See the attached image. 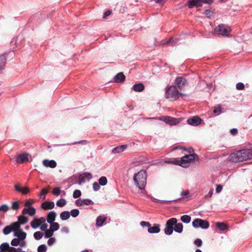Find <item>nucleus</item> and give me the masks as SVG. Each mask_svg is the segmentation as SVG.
I'll use <instances>...</instances> for the list:
<instances>
[{"label": "nucleus", "mask_w": 252, "mask_h": 252, "mask_svg": "<svg viewBox=\"0 0 252 252\" xmlns=\"http://www.w3.org/2000/svg\"><path fill=\"white\" fill-rule=\"evenodd\" d=\"M252 158V150L251 149H243L235 153L231 154L229 157V160L234 162H240L250 159Z\"/></svg>", "instance_id": "nucleus-1"}, {"label": "nucleus", "mask_w": 252, "mask_h": 252, "mask_svg": "<svg viewBox=\"0 0 252 252\" xmlns=\"http://www.w3.org/2000/svg\"><path fill=\"white\" fill-rule=\"evenodd\" d=\"M147 173L144 170H141L134 175V182L139 189L142 190L145 189L147 183Z\"/></svg>", "instance_id": "nucleus-2"}, {"label": "nucleus", "mask_w": 252, "mask_h": 252, "mask_svg": "<svg viewBox=\"0 0 252 252\" xmlns=\"http://www.w3.org/2000/svg\"><path fill=\"white\" fill-rule=\"evenodd\" d=\"M31 227L33 229H36L39 227L41 230H45L48 227L46 222V219L43 217L37 218L35 217L30 223Z\"/></svg>", "instance_id": "nucleus-3"}, {"label": "nucleus", "mask_w": 252, "mask_h": 252, "mask_svg": "<svg viewBox=\"0 0 252 252\" xmlns=\"http://www.w3.org/2000/svg\"><path fill=\"white\" fill-rule=\"evenodd\" d=\"M231 32V29L228 26L220 24L214 29L213 33L215 35H221L229 36Z\"/></svg>", "instance_id": "nucleus-4"}, {"label": "nucleus", "mask_w": 252, "mask_h": 252, "mask_svg": "<svg viewBox=\"0 0 252 252\" xmlns=\"http://www.w3.org/2000/svg\"><path fill=\"white\" fill-rule=\"evenodd\" d=\"M195 154H189L183 157L180 160H177L172 162L183 167H187L189 166L191 162L195 159Z\"/></svg>", "instance_id": "nucleus-5"}, {"label": "nucleus", "mask_w": 252, "mask_h": 252, "mask_svg": "<svg viewBox=\"0 0 252 252\" xmlns=\"http://www.w3.org/2000/svg\"><path fill=\"white\" fill-rule=\"evenodd\" d=\"M180 94L183 95L182 93H179L175 86H170L166 89V97L171 100L177 99Z\"/></svg>", "instance_id": "nucleus-6"}, {"label": "nucleus", "mask_w": 252, "mask_h": 252, "mask_svg": "<svg viewBox=\"0 0 252 252\" xmlns=\"http://www.w3.org/2000/svg\"><path fill=\"white\" fill-rule=\"evenodd\" d=\"M147 119L159 120L164 122L165 123L168 124L171 126L176 125L181 122V119L173 118L170 116H163L160 118H148Z\"/></svg>", "instance_id": "nucleus-7"}, {"label": "nucleus", "mask_w": 252, "mask_h": 252, "mask_svg": "<svg viewBox=\"0 0 252 252\" xmlns=\"http://www.w3.org/2000/svg\"><path fill=\"white\" fill-rule=\"evenodd\" d=\"M192 226L195 228H201L206 229L209 227V223L206 220L201 219H195L192 222Z\"/></svg>", "instance_id": "nucleus-8"}, {"label": "nucleus", "mask_w": 252, "mask_h": 252, "mask_svg": "<svg viewBox=\"0 0 252 252\" xmlns=\"http://www.w3.org/2000/svg\"><path fill=\"white\" fill-rule=\"evenodd\" d=\"M177 222V219L175 218L170 219L167 221L164 228V233L166 235H170L172 234L173 231V226Z\"/></svg>", "instance_id": "nucleus-9"}, {"label": "nucleus", "mask_w": 252, "mask_h": 252, "mask_svg": "<svg viewBox=\"0 0 252 252\" xmlns=\"http://www.w3.org/2000/svg\"><path fill=\"white\" fill-rule=\"evenodd\" d=\"M92 178V175L90 173H84L79 176L78 183L79 185H82L86 182H89Z\"/></svg>", "instance_id": "nucleus-10"}, {"label": "nucleus", "mask_w": 252, "mask_h": 252, "mask_svg": "<svg viewBox=\"0 0 252 252\" xmlns=\"http://www.w3.org/2000/svg\"><path fill=\"white\" fill-rule=\"evenodd\" d=\"M175 84L180 90H182L187 85V82L185 78L179 77L175 80Z\"/></svg>", "instance_id": "nucleus-11"}, {"label": "nucleus", "mask_w": 252, "mask_h": 252, "mask_svg": "<svg viewBox=\"0 0 252 252\" xmlns=\"http://www.w3.org/2000/svg\"><path fill=\"white\" fill-rule=\"evenodd\" d=\"M201 122L202 120L197 116H194L187 120L188 124L193 126H198L201 124Z\"/></svg>", "instance_id": "nucleus-12"}, {"label": "nucleus", "mask_w": 252, "mask_h": 252, "mask_svg": "<svg viewBox=\"0 0 252 252\" xmlns=\"http://www.w3.org/2000/svg\"><path fill=\"white\" fill-rule=\"evenodd\" d=\"M14 236L22 241H25V240L27 237V233L23 231L22 229H20L18 230L14 231Z\"/></svg>", "instance_id": "nucleus-13"}, {"label": "nucleus", "mask_w": 252, "mask_h": 252, "mask_svg": "<svg viewBox=\"0 0 252 252\" xmlns=\"http://www.w3.org/2000/svg\"><path fill=\"white\" fill-rule=\"evenodd\" d=\"M75 204L77 206L80 207L82 205H89L93 203L92 200L89 199H79L75 200Z\"/></svg>", "instance_id": "nucleus-14"}, {"label": "nucleus", "mask_w": 252, "mask_h": 252, "mask_svg": "<svg viewBox=\"0 0 252 252\" xmlns=\"http://www.w3.org/2000/svg\"><path fill=\"white\" fill-rule=\"evenodd\" d=\"M11 245L14 247L20 246L21 247H24L26 246V241H22L21 240L15 238L12 240Z\"/></svg>", "instance_id": "nucleus-15"}, {"label": "nucleus", "mask_w": 252, "mask_h": 252, "mask_svg": "<svg viewBox=\"0 0 252 252\" xmlns=\"http://www.w3.org/2000/svg\"><path fill=\"white\" fill-rule=\"evenodd\" d=\"M55 203L53 201H45L41 205V208L43 210H51L54 208Z\"/></svg>", "instance_id": "nucleus-16"}, {"label": "nucleus", "mask_w": 252, "mask_h": 252, "mask_svg": "<svg viewBox=\"0 0 252 252\" xmlns=\"http://www.w3.org/2000/svg\"><path fill=\"white\" fill-rule=\"evenodd\" d=\"M29 160V155L23 154L19 155L16 158V162L18 163H23Z\"/></svg>", "instance_id": "nucleus-17"}, {"label": "nucleus", "mask_w": 252, "mask_h": 252, "mask_svg": "<svg viewBox=\"0 0 252 252\" xmlns=\"http://www.w3.org/2000/svg\"><path fill=\"white\" fill-rule=\"evenodd\" d=\"M36 213V210L34 207L25 208L22 211V214L25 215L28 214L30 216H33Z\"/></svg>", "instance_id": "nucleus-18"}, {"label": "nucleus", "mask_w": 252, "mask_h": 252, "mask_svg": "<svg viewBox=\"0 0 252 252\" xmlns=\"http://www.w3.org/2000/svg\"><path fill=\"white\" fill-rule=\"evenodd\" d=\"M43 164L46 167L55 168L57 166L56 161L54 160L44 159L43 160Z\"/></svg>", "instance_id": "nucleus-19"}, {"label": "nucleus", "mask_w": 252, "mask_h": 252, "mask_svg": "<svg viewBox=\"0 0 252 252\" xmlns=\"http://www.w3.org/2000/svg\"><path fill=\"white\" fill-rule=\"evenodd\" d=\"M202 4V0H191L189 2L188 6L191 8L194 6H201Z\"/></svg>", "instance_id": "nucleus-20"}, {"label": "nucleus", "mask_w": 252, "mask_h": 252, "mask_svg": "<svg viewBox=\"0 0 252 252\" xmlns=\"http://www.w3.org/2000/svg\"><path fill=\"white\" fill-rule=\"evenodd\" d=\"M57 217V214L55 211H50L47 216V221L48 223L54 222Z\"/></svg>", "instance_id": "nucleus-21"}, {"label": "nucleus", "mask_w": 252, "mask_h": 252, "mask_svg": "<svg viewBox=\"0 0 252 252\" xmlns=\"http://www.w3.org/2000/svg\"><path fill=\"white\" fill-rule=\"evenodd\" d=\"M107 218L105 216H98L96 220V225L97 227L102 226L106 220Z\"/></svg>", "instance_id": "nucleus-22"}, {"label": "nucleus", "mask_w": 252, "mask_h": 252, "mask_svg": "<svg viewBox=\"0 0 252 252\" xmlns=\"http://www.w3.org/2000/svg\"><path fill=\"white\" fill-rule=\"evenodd\" d=\"M160 225L158 224H154V226L148 228V231L150 233H158L160 231Z\"/></svg>", "instance_id": "nucleus-23"}, {"label": "nucleus", "mask_w": 252, "mask_h": 252, "mask_svg": "<svg viewBox=\"0 0 252 252\" xmlns=\"http://www.w3.org/2000/svg\"><path fill=\"white\" fill-rule=\"evenodd\" d=\"M126 148V145H125L118 146L113 149L112 153L114 154L122 153L124 151Z\"/></svg>", "instance_id": "nucleus-24"}, {"label": "nucleus", "mask_w": 252, "mask_h": 252, "mask_svg": "<svg viewBox=\"0 0 252 252\" xmlns=\"http://www.w3.org/2000/svg\"><path fill=\"white\" fill-rule=\"evenodd\" d=\"M114 79L116 82H121L125 80V76L122 72H120L115 76Z\"/></svg>", "instance_id": "nucleus-25"}, {"label": "nucleus", "mask_w": 252, "mask_h": 252, "mask_svg": "<svg viewBox=\"0 0 252 252\" xmlns=\"http://www.w3.org/2000/svg\"><path fill=\"white\" fill-rule=\"evenodd\" d=\"M144 89V86L142 83L135 84L132 88V89L135 92H141Z\"/></svg>", "instance_id": "nucleus-26"}, {"label": "nucleus", "mask_w": 252, "mask_h": 252, "mask_svg": "<svg viewBox=\"0 0 252 252\" xmlns=\"http://www.w3.org/2000/svg\"><path fill=\"white\" fill-rule=\"evenodd\" d=\"M6 62V58L3 55H0V73L2 72L4 69Z\"/></svg>", "instance_id": "nucleus-27"}, {"label": "nucleus", "mask_w": 252, "mask_h": 252, "mask_svg": "<svg viewBox=\"0 0 252 252\" xmlns=\"http://www.w3.org/2000/svg\"><path fill=\"white\" fill-rule=\"evenodd\" d=\"M28 221V218L24 216H20L18 217V222L20 225L26 223Z\"/></svg>", "instance_id": "nucleus-28"}, {"label": "nucleus", "mask_w": 252, "mask_h": 252, "mask_svg": "<svg viewBox=\"0 0 252 252\" xmlns=\"http://www.w3.org/2000/svg\"><path fill=\"white\" fill-rule=\"evenodd\" d=\"M70 214L68 211H63L60 214V218L63 220H68L70 217Z\"/></svg>", "instance_id": "nucleus-29"}, {"label": "nucleus", "mask_w": 252, "mask_h": 252, "mask_svg": "<svg viewBox=\"0 0 252 252\" xmlns=\"http://www.w3.org/2000/svg\"><path fill=\"white\" fill-rule=\"evenodd\" d=\"M20 226L21 225L19 224V222H18V221L13 222L10 225V226L11 228L13 233L14 232V231L20 229Z\"/></svg>", "instance_id": "nucleus-30"}, {"label": "nucleus", "mask_w": 252, "mask_h": 252, "mask_svg": "<svg viewBox=\"0 0 252 252\" xmlns=\"http://www.w3.org/2000/svg\"><path fill=\"white\" fill-rule=\"evenodd\" d=\"M174 230L178 233H181L183 231V225L181 223H178L174 224Z\"/></svg>", "instance_id": "nucleus-31"}, {"label": "nucleus", "mask_w": 252, "mask_h": 252, "mask_svg": "<svg viewBox=\"0 0 252 252\" xmlns=\"http://www.w3.org/2000/svg\"><path fill=\"white\" fill-rule=\"evenodd\" d=\"M9 245L7 243H3L0 246V250L1 252H6L9 249Z\"/></svg>", "instance_id": "nucleus-32"}, {"label": "nucleus", "mask_w": 252, "mask_h": 252, "mask_svg": "<svg viewBox=\"0 0 252 252\" xmlns=\"http://www.w3.org/2000/svg\"><path fill=\"white\" fill-rule=\"evenodd\" d=\"M49 223L50 224V229L52 230L54 232L59 229L60 226L58 222H53Z\"/></svg>", "instance_id": "nucleus-33"}, {"label": "nucleus", "mask_w": 252, "mask_h": 252, "mask_svg": "<svg viewBox=\"0 0 252 252\" xmlns=\"http://www.w3.org/2000/svg\"><path fill=\"white\" fill-rule=\"evenodd\" d=\"M66 204V200L63 198H61L58 200L56 202V205L57 206L60 207H63Z\"/></svg>", "instance_id": "nucleus-34"}, {"label": "nucleus", "mask_w": 252, "mask_h": 252, "mask_svg": "<svg viewBox=\"0 0 252 252\" xmlns=\"http://www.w3.org/2000/svg\"><path fill=\"white\" fill-rule=\"evenodd\" d=\"M44 231H45V237L46 238H51L54 235V232L50 229H47V228H46V229Z\"/></svg>", "instance_id": "nucleus-35"}, {"label": "nucleus", "mask_w": 252, "mask_h": 252, "mask_svg": "<svg viewBox=\"0 0 252 252\" xmlns=\"http://www.w3.org/2000/svg\"><path fill=\"white\" fill-rule=\"evenodd\" d=\"M181 220L185 223H189L191 220V217L188 215H183L181 217Z\"/></svg>", "instance_id": "nucleus-36"}, {"label": "nucleus", "mask_w": 252, "mask_h": 252, "mask_svg": "<svg viewBox=\"0 0 252 252\" xmlns=\"http://www.w3.org/2000/svg\"><path fill=\"white\" fill-rule=\"evenodd\" d=\"M48 191H49V190L47 189H46V188L43 189L41 190L40 193L38 194V196L40 198H41L44 200L46 198L45 194L46 193H47L48 192Z\"/></svg>", "instance_id": "nucleus-37"}, {"label": "nucleus", "mask_w": 252, "mask_h": 252, "mask_svg": "<svg viewBox=\"0 0 252 252\" xmlns=\"http://www.w3.org/2000/svg\"><path fill=\"white\" fill-rule=\"evenodd\" d=\"M216 226L220 230H224L227 229L226 225L223 222H217Z\"/></svg>", "instance_id": "nucleus-38"}, {"label": "nucleus", "mask_w": 252, "mask_h": 252, "mask_svg": "<svg viewBox=\"0 0 252 252\" xmlns=\"http://www.w3.org/2000/svg\"><path fill=\"white\" fill-rule=\"evenodd\" d=\"M98 183L101 186L106 185L107 183V178L104 176L100 177L98 180Z\"/></svg>", "instance_id": "nucleus-39"}, {"label": "nucleus", "mask_w": 252, "mask_h": 252, "mask_svg": "<svg viewBox=\"0 0 252 252\" xmlns=\"http://www.w3.org/2000/svg\"><path fill=\"white\" fill-rule=\"evenodd\" d=\"M42 236L43 234L40 231H36L33 234V237L36 240H40L42 238Z\"/></svg>", "instance_id": "nucleus-40"}, {"label": "nucleus", "mask_w": 252, "mask_h": 252, "mask_svg": "<svg viewBox=\"0 0 252 252\" xmlns=\"http://www.w3.org/2000/svg\"><path fill=\"white\" fill-rule=\"evenodd\" d=\"M20 201H14L12 203V209L14 210H17L20 207Z\"/></svg>", "instance_id": "nucleus-41"}, {"label": "nucleus", "mask_w": 252, "mask_h": 252, "mask_svg": "<svg viewBox=\"0 0 252 252\" xmlns=\"http://www.w3.org/2000/svg\"><path fill=\"white\" fill-rule=\"evenodd\" d=\"M12 231V230L10 225L6 226L3 229V232L5 235H8Z\"/></svg>", "instance_id": "nucleus-42"}, {"label": "nucleus", "mask_w": 252, "mask_h": 252, "mask_svg": "<svg viewBox=\"0 0 252 252\" xmlns=\"http://www.w3.org/2000/svg\"><path fill=\"white\" fill-rule=\"evenodd\" d=\"M46 251H47V247L44 244L39 246L37 248L38 252H46Z\"/></svg>", "instance_id": "nucleus-43"}, {"label": "nucleus", "mask_w": 252, "mask_h": 252, "mask_svg": "<svg viewBox=\"0 0 252 252\" xmlns=\"http://www.w3.org/2000/svg\"><path fill=\"white\" fill-rule=\"evenodd\" d=\"M221 112V106L218 105L214 108L213 113L216 115H218Z\"/></svg>", "instance_id": "nucleus-44"}, {"label": "nucleus", "mask_w": 252, "mask_h": 252, "mask_svg": "<svg viewBox=\"0 0 252 252\" xmlns=\"http://www.w3.org/2000/svg\"><path fill=\"white\" fill-rule=\"evenodd\" d=\"M61 190L59 187L55 188L52 190V193L56 196H58L60 194Z\"/></svg>", "instance_id": "nucleus-45"}, {"label": "nucleus", "mask_w": 252, "mask_h": 252, "mask_svg": "<svg viewBox=\"0 0 252 252\" xmlns=\"http://www.w3.org/2000/svg\"><path fill=\"white\" fill-rule=\"evenodd\" d=\"M79 211L78 209H73L71 211L70 214L73 218H75L78 216Z\"/></svg>", "instance_id": "nucleus-46"}, {"label": "nucleus", "mask_w": 252, "mask_h": 252, "mask_svg": "<svg viewBox=\"0 0 252 252\" xmlns=\"http://www.w3.org/2000/svg\"><path fill=\"white\" fill-rule=\"evenodd\" d=\"M81 195V192L80 190L76 189L73 193V197L74 198H77Z\"/></svg>", "instance_id": "nucleus-47"}, {"label": "nucleus", "mask_w": 252, "mask_h": 252, "mask_svg": "<svg viewBox=\"0 0 252 252\" xmlns=\"http://www.w3.org/2000/svg\"><path fill=\"white\" fill-rule=\"evenodd\" d=\"M9 209V207L6 204H3L1 206H0V212H6Z\"/></svg>", "instance_id": "nucleus-48"}, {"label": "nucleus", "mask_w": 252, "mask_h": 252, "mask_svg": "<svg viewBox=\"0 0 252 252\" xmlns=\"http://www.w3.org/2000/svg\"><path fill=\"white\" fill-rule=\"evenodd\" d=\"M30 189L27 187H22L20 192L23 194H26L30 192Z\"/></svg>", "instance_id": "nucleus-49"}, {"label": "nucleus", "mask_w": 252, "mask_h": 252, "mask_svg": "<svg viewBox=\"0 0 252 252\" xmlns=\"http://www.w3.org/2000/svg\"><path fill=\"white\" fill-rule=\"evenodd\" d=\"M10 46L13 49H14L17 47V39L13 38L12 39L10 42Z\"/></svg>", "instance_id": "nucleus-50"}, {"label": "nucleus", "mask_w": 252, "mask_h": 252, "mask_svg": "<svg viewBox=\"0 0 252 252\" xmlns=\"http://www.w3.org/2000/svg\"><path fill=\"white\" fill-rule=\"evenodd\" d=\"M22 250L21 248H15L13 247H10L8 252H20Z\"/></svg>", "instance_id": "nucleus-51"}, {"label": "nucleus", "mask_w": 252, "mask_h": 252, "mask_svg": "<svg viewBox=\"0 0 252 252\" xmlns=\"http://www.w3.org/2000/svg\"><path fill=\"white\" fill-rule=\"evenodd\" d=\"M236 88L238 90H243L245 88V86L242 83H238L236 85Z\"/></svg>", "instance_id": "nucleus-52"}, {"label": "nucleus", "mask_w": 252, "mask_h": 252, "mask_svg": "<svg viewBox=\"0 0 252 252\" xmlns=\"http://www.w3.org/2000/svg\"><path fill=\"white\" fill-rule=\"evenodd\" d=\"M32 200L29 199V200H27L25 203V208H31V207H32Z\"/></svg>", "instance_id": "nucleus-53"}, {"label": "nucleus", "mask_w": 252, "mask_h": 252, "mask_svg": "<svg viewBox=\"0 0 252 252\" xmlns=\"http://www.w3.org/2000/svg\"><path fill=\"white\" fill-rule=\"evenodd\" d=\"M100 189V185L99 183L96 182H94L93 184V189L94 191H97L99 190Z\"/></svg>", "instance_id": "nucleus-54"}, {"label": "nucleus", "mask_w": 252, "mask_h": 252, "mask_svg": "<svg viewBox=\"0 0 252 252\" xmlns=\"http://www.w3.org/2000/svg\"><path fill=\"white\" fill-rule=\"evenodd\" d=\"M56 241V239L54 238H49L47 241V244L49 246H52Z\"/></svg>", "instance_id": "nucleus-55"}, {"label": "nucleus", "mask_w": 252, "mask_h": 252, "mask_svg": "<svg viewBox=\"0 0 252 252\" xmlns=\"http://www.w3.org/2000/svg\"><path fill=\"white\" fill-rule=\"evenodd\" d=\"M202 240L200 239H197L194 241V244L197 247H200L202 245Z\"/></svg>", "instance_id": "nucleus-56"}, {"label": "nucleus", "mask_w": 252, "mask_h": 252, "mask_svg": "<svg viewBox=\"0 0 252 252\" xmlns=\"http://www.w3.org/2000/svg\"><path fill=\"white\" fill-rule=\"evenodd\" d=\"M140 225L142 227L146 226L148 227V228L151 226V224H150L149 222L144 221H142L140 222Z\"/></svg>", "instance_id": "nucleus-57"}, {"label": "nucleus", "mask_w": 252, "mask_h": 252, "mask_svg": "<svg viewBox=\"0 0 252 252\" xmlns=\"http://www.w3.org/2000/svg\"><path fill=\"white\" fill-rule=\"evenodd\" d=\"M177 42L176 39H170L168 42L167 43H169L171 45H175Z\"/></svg>", "instance_id": "nucleus-58"}, {"label": "nucleus", "mask_w": 252, "mask_h": 252, "mask_svg": "<svg viewBox=\"0 0 252 252\" xmlns=\"http://www.w3.org/2000/svg\"><path fill=\"white\" fill-rule=\"evenodd\" d=\"M222 187L221 186L218 185L216 189V191L217 193H220L222 190Z\"/></svg>", "instance_id": "nucleus-59"}, {"label": "nucleus", "mask_w": 252, "mask_h": 252, "mask_svg": "<svg viewBox=\"0 0 252 252\" xmlns=\"http://www.w3.org/2000/svg\"><path fill=\"white\" fill-rule=\"evenodd\" d=\"M14 188L17 191H19V192H20L21 190V188L22 187L20 186V185L19 184H16L14 186Z\"/></svg>", "instance_id": "nucleus-60"}, {"label": "nucleus", "mask_w": 252, "mask_h": 252, "mask_svg": "<svg viewBox=\"0 0 252 252\" xmlns=\"http://www.w3.org/2000/svg\"><path fill=\"white\" fill-rule=\"evenodd\" d=\"M230 132L232 135H234L237 133L238 130L236 128H232L230 130Z\"/></svg>", "instance_id": "nucleus-61"}, {"label": "nucleus", "mask_w": 252, "mask_h": 252, "mask_svg": "<svg viewBox=\"0 0 252 252\" xmlns=\"http://www.w3.org/2000/svg\"><path fill=\"white\" fill-rule=\"evenodd\" d=\"M111 13V12L110 10H108L106 11L103 15V18H106L107 17L109 16Z\"/></svg>", "instance_id": "nucleus-62"}, {"label": "nucleus", "mask_w": 252, "mask_h": 252, "mask_svg": "<svg viewBox=\"0 0 252 252\" xmlns=\"http://www.w3.org/2000/svg\"><path fill=\"white\" fill-rule=\"evenodd\" d=\"M206 15H207L208 17H210L211 15H212V12L210 10H206L205 11V13H204Z\"/></svg>", "instance_id": "nucleus-63"}, {"label": "nucleus", "mask_w": 252, "mask_h": 252, "mask_svg": "<svg viewBox=\"0 0 252 252\" xmlns=\"http://www.w3.org/2000/svg\"><path fill=\"white\" fill-rule=\"evenodd\" d=\"M213 194V190H211L209 191V192L208 193V194H207L206 195H205V197L207 198V197H211L212 196Z\"/></svg>", "instance_id": "nucleus-64"}]
</instances>
